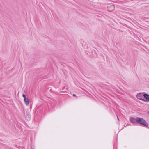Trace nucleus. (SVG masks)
Returning a JSON list of instances; mask_svg holds the SVG:
<instances>
[{
  "instance_id": "nucleus-6",
  "label": "nucleus",
  "mask_w": 149,
  "mask_h": 149,
  "mask_svg": "<svg viewBox=\"0 0 149 149\" xmlns=\"http://www.w3.org/2000/svg\"><path fill=\"white\" fill-rule=\"evenodd\" d=\"M143 97L146 99L147 100L149 101V95L147 94H144Z\"/></svg>"
},
{
  "instance_id": "nucleus-9",
  "label": "nucleus",
  "mask_w": 149,
  "mask_h": 149,
  "mask_svg": "<svg viewBox=\"0 0 149 149\" xmlns=\"http://www.w3.org/2000/svg\"><path fill=\"white\" fill-rule=\"evenodd\" d=\"M73 96H76V95H75V94H74L73 95Z\"/></svg>"
},
{
  "instance_id": "nucleus-2",
  "label": "nucleus",
  "mask_w": 149,
  "mask_h": 149,
  "mask_svg": "<svg viewBox=\"0 0 149 149\" xmlns=\"http://www.w3.org/2000/svg\"><path fill=\"white\" fill-rule=\"evenodd\" d=\"M143 95V93H141L138 94L136 96L138 99L146 101V100L144 98Z\"/></svg>"
},
{
  "instance_id": "nucleus-1",
  "label": "nucleus",
  "mask_w": 149,
  "mask_h": 149,
  "mask_svg": "<svg viewBox=\"0 0 149 149\" xmlns=\"http://www.w3.org/2000/svg\"><path fill=\"white\" fill-rule=\"evenodd\" d=\"M137 123L142 125L144 126L148 127V123L143 118L137 117H136Z\"/></svg>"
},
{
  "instance_id": "nucleus-8",
  "label": "nucleus",
  "mask_w": 149,
  "mask_h": 149,
  "mask_svg": "<svg viewBox=\"0 0 149 149\" xmlns=\"http://www.w3.org/2000/svg\"><path fill=\"white\" fill-rule=\"evenodd\" d=\"M22 96H23V97L24 98V99H26L27 98L26 97V95L24 94H23Z\"/></svg>"
},
{
  "instance_id": "nucleus-3",
  "label": "nucleus",
  "mask_w": 149,
  "mask_h": 149,
  "mask_svg": "<svg viewBox=\"0 0 149 149\" xmlns=\"http://www.w3.org/2000/svg\"><path fill=\"white\" fill-rule=\"evenodd\" d=\"M136 118H135L133 117H131L130 118V122L134 124H136L137 123Z\"/></svg>"
},
{
  "instance_id": "nucleus-7",
  "label": "nucleus",
  "mask_w": 149,
  "mask_h": 149,
  "mask_svg": "<svg viewBox=\"0 0 149 149\" xmlns=\"http://www.w3.org/2000/svg\"><path fill=\"white\" fill-rule=\"evenodd\" d=\"M26 119H27L28 120H29L30 119V117L29 115H28L27 116H26Z\"/></svg>"
},
{
  "instance_id": "nucleus-10",
  "label": "nucleus",
  "mask_w": 149,
  "mask_h": 149,
  "mask_svg": "<svg viewBox=\"0 0 149 149\" xmlns=\"http://www.w3.org/2000/svg\"><path fill=\"white\" fill-rule=\"evenodd\" d=\"M117 118H118V120H119V119L118 118V117L117 116Z\"/></svg>"
},
{
  "instance_id": "nucleus-4",
  "label": "nucleus",
  "mask_w": 149,
  "mask_h": 149,
  "mask_svg": "<svg viewBox=\"0 0 149 149\" xmlns=\"http://www.w3.org/2000/svg\"><path fill=\"white\" fill-rule=\"evenodd\" d=\"M108 10L110 12H112L115 9V6L113 5H111L107 7Z\"/></svg>"
},
{
  "instance_id": "nucleus-5",
  "label": "nucleus",
  "mask_w": 149,
  "mask_h": 149,
  "mask_svg": "<svg viewBox=\"0 0 149 149\" xmlns=\"http://www.w3.org/2000/svg\"><path fill=\"white\" fill-rule=\"evenodd\" d=\"M24 101L25 102V104L28 106L29 105V99L28 98L24 99Z\"/></svg>"
}]
</instances>
